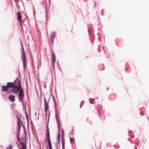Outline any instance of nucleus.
<instances>
[{
  "instance_id": "obj_11",
  "label": "nucleus",
  "mask_w": 149,
  "mask_h": 149,
  "mask_svg": "<svg viewBox=\"0 0 149 149\" xmlns=\"http://www.w3.org/2000/svg\"><path fill=\"white\" fill-rule=\"evenodd\" d=\"M22 62L23 63H24V68H25L26 65V56H23V58L22 59Z\"/></svg>"
},
{
  "instance_id": "obj_4",
  "label": "nucleus",
  "mask_w": 149,
  "mask_h": 149,
  "mask_svg": "<svg viewBox=\"0 0 149 149\" xmlns=\"http://www.w3.org/2000/svg\"><path fill=\"white\" fill-rule=\"evenodd\" d=\"M22 123L21 121L18 118L17 120V124L18 126V134H19L20 132V130L21 129V124Z\"/></svg>"
},
{
  "instance_id": "obj_13",
  "label": "nucleus",
  "mask_w": 149,
  "mask_h": 149,
  "mask_svg": "<svg viewBox=\"0 0 149 149\" xmlns=\"http://www.w3.org/2000/svg\"><path fill=\"white\" fill-rule=\"evenodd\" d=\"M60 130H58V139L57 140L58 141V142L59 143H60Z\"/></svg>"
},
{
  "instance_id": "obj_5",
  "label": "nucleus",
  "mask_w": 149,
  "mask_h": 149,
  "mask_svg": "<svg viewBox=\"0 0 149 149\" xmlns=\"http://www.w3.org/2000/svg\"><path fill=\"white\" fill-rule=\"evenodd\" d=\"M2 90L1 91L3 92H7L8 91L9 87L8 85L3 86H1Z\"/></svg>"
},
{
  "instance_id": "obj_12",
  "label": "nucleus",
  "mask_w": 149,
  "mask_h": 149,
  "mask_svg": "<svg viewBox=\"0 0 149 149\" xmlns=\"http://www.w3.org/2000/svg\"><path fill=\"white\" fill-rule=\"evenodd\" d=\"M62 139V149H65V140L64 138H61Z\"/></svg>"
},
{
  "instance_id": "obj_22",
  "label": "nucleus",
  "mask_w": 149,
  "mask_h": 149,
  "mask_svg": "<svg viewBox=\"0 0 149 149\" xmlns=\"http://www.w3.org/2000/svg\"><path fill=\"white\" fill-rule=\"evenodd\" d=\"M23 139L22 138V140Z\"/></svg>"
},
{
  "instance_id": "obj_10",
  "label": "nucleus",
  "mask_w": 149,
  "mask_h": 149,
  "mask_svg": "<svg viewBox=\"0 0 149 149\" xmlns=\"http://www.w3.org/2000/svg\"><path fill=\"white\" fill-rule=\"evenodd\" d=\"M47 143L49 149H52L50 139L47 140Z\"/></svg>"
},
{
  "instance_id": "obj_6",
  "label": "nucleus",
  "mask_w": 149,
  "mask_h": 149,
  "mask_svg": "<svg viewBox=\"0 0 149 149\" xmlns=\"http://www.w3.org/2000/svg\"><path fill=\"white\" fill-rule=\"evenodd\" d=\"M8 99L11 102H13L15 100V96L12 95H10L8 97Z\"/></svg>"
},
{
  "instance_id": "obj_2",
  "label": "nucleus",
  "mask_w": 149,
  "mask_h": 149,
  "mask_svg": "<svg viewBox=\"0 0 149 149\" xmlns=\"http://www.w3.org/2000/svg\"><path fill=\"white\" fill-rule=\"evenodd\" d=\"M56 37V33L55 32H52L50 36V39L52 44L53 43L54 39Z\"/></svg>"
},
{
  "instance_id": "obj_19",
  "label": "nucleus",
  "mask_w": 149,
  "mask_h": 149,
  "mask_svg": "<svg viewBox=\"0 0 149 149\" xmlns=\"http://www.w3.org/2000/svg\"><path fill=\"white\" fill-rule=\"evenodd\" d=\"M73 140V139L72 138V137H71L70 138V143H72V141Z\"/></svg>"
},
{
  "instance_id": "obj_15",
  "label": "nucleus",
  "mask_w": 149,
  "mask_h": 149,
  "mask_svg": "<svg viewBox=\"0 0 149 149\" xmlns=\"http://www.w3.org/2000/svg\"><path fill=\"white\" fill-rule=\"evenodd\" d=\"M89 102L91 104H94L95 100L93 99H90Z\"/></svg>"
},
{
  "instance_id": "obj_7",
  "label": "nucleus",
  "mask_w": 149,
  "mask_h": 149,
  "mask_svg": "<svg viewBox=\"0 0 149 149\" xmlns=\"http://www.w3.org/2000/svg\"><path fill=\"white\" fill-rule=\"evenodd\" d=\"M46 138L47 139V140H50L49 130L48 127V125L47 127V133L46 134Z\"/></svg>"
},
{
  "instance_id": "obj_8",
  "label": "nucleus",
  "mask_w": 149,
  "mask_h": 149,
  "mask_svg": "<svg viewBox=\"0 0 149 149\" xmlns=\"http://www.w3.org/2000/svg\"><path fill=\"white\" fill-rule=\"evenodd\" d=\"M17 18L19 22H20L22 20V17L20 13L18 12L17 13Z\"/></svg>"
},
{
  "instance_id": "obj_1",
  "label": "nucleus",
  "mask_w": 149,
  "mask_h": 149,
  "mask_svg": "<svg viewBox=\"0 0 149 149\" xmlns=\"http://www.w3.org/2000/svg\"><path fill=\"white\" fill-rule=\"evenodd\" d=\"M9 88L13 89L12 91L13 94H17L18 92L19 99L23 101L24 97V91L22 88L20 81L15 80L13 82H8L7 83Z\"/></svg>"
},
{
  "instance_id": "obj_14",
  "label": "nucleus",
  "mask_w": 149,
  "mask_h": 149,
  "mask_svg": "<svg viewBox=\"0 0 149 149\" xmlns=\"http://www.w3.org/2000/svg\"><path fill=\"white\" fill-rule=\"evenodd\" d=\"M52 58L53 61L54 63L56 62V56L54 54H53L52 55Z\"/></svg>"
},
{
  "instance_id": "obj_20",
  "label": "nucleus",
  "mask_w": 149,
  "mask_h": 149,
  "mask_svg": "<svg viewBox=\"0 0 149 149\" xmlns=\"http://www.w3.org/2000/svg\"><path fill=\"white\" fill-rule=\"evenodd\" d=\"M49 116L48 118V122L49 121Z\"/></svg>"
},
{
  "instance_id": "obj_9",
  "label": "nucleus",
  "mask_w": 149,
  "mask_h": 149,
  "mask_svg": "<svg viewBox=\"0 0 149 149\" xmlns=\"http://www.w3.org/2000/svg\"><path fill=\"white\" fill-rule=\"evenodd\" d=\"M20 143L22 147V148L20 147V149H26V143H24L23 142H20Z\"/></svg>"
},
{
  "instance_id": "obj_21",
  "label": "nucleus",
  "mask_w": 149,
  "mask_h": 149,
  "mask_svg": "<svg viewBox=\"0 0 149 149\" xmlns=\"http://www.w3.org/2000/svg\"><path fill=\"white\" fill-rule=\"evenodd\" d=\"M78 75L79 76H80L81 75Z\"/></svg>"
},
{
  "instance_id": "obj_3",
  "label": "nucleus",
  "mask_w": 149,
  "mask_h": 149,
  "mask_svg": "<svg viewBox=\"0 0 149 149\" xmlns=\"http://www.w3.org/2000/svg\"><path fill=\"white\" fill-rule=\"evenodd\" d=\"M49 109V106L46 101H45V111L46 114V118L47 117V111Z\"/></svg>"
},
{
  "instance_id": "obj_16",
  "label": "nucleus",
  "mask_w": 149,
  "mask_h": 149,
  "mask_svg": "<svg viewBox=\"0 0 149 149\" xmlns=\"http://www.w3.org/2000/svg\"><path fill=\"white\" fill-rule=\"evenodd\" d=\"M17 140H18V141L19 142H21L20 141V138L19 137V136L18 134H17Z\"/></svg>"
},
{
  "instance_id": "obj_18",
  "label": "nucleus",
  "mask_w": 149,
  "mask_h": 149,
  "mask_svg": "<svg viewBox=\"0 0 149 149\" xmlns=\"http://www.w3.org/2000/svg\"><path fill=\"white\" fill-rule=\"evenodd\" d=\"M8 149H12V146L11 145H10L8 147Z\"/></svg>"
},
{
  "instance_id": "obj_17",
  "label": "nucleus",
  "mask_w": 149,
  "mask_h": 149,
  "mask_svg": "<svg viewBox=\"0 0 149 149\" xmlns=\"http://www.w3.org/2000/svg\"><path fill=\"white\" fill-rule=\"evenodd\" d=\"M22 51H23V56H24H24H26L24 50L23 49V47L22 46Z\"/></svg>"
}]
</instances>
